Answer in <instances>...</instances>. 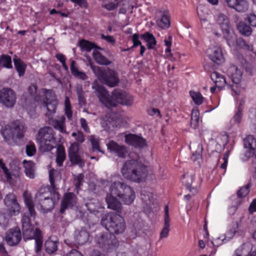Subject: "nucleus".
<instances>
[{
	"mask_svg": "<svg viewBox=\"0 0 256 256\" xmlns=\"http://www.w3.org/2000/svg\"><path fill=\"white\" fill-rule=\"evenodd\" d=\"M136 198V194L132 187L124 182H114L110 187V192L107 194L106 201L108 208L122 213V203L130 205Z\"/></svg>",
	"mask_w": 256,
	"mask_h": 256,
	"instance_id": "nucleus-1",
	"label": "nucleus"
},
{
	"mask_svg": "<svg viewBox=\"0 0 256 256\" xmlns=\"http://www.w3.org/2000/svg\"><path fill=\"white\" fill-rule=\"evenodd\" d=\"M92 88L100 102L108 108L116 107L118 104L128 106L133 103V97L122 90L115 89L110 96L104 87L96 81L92 84Z\"/></svg>",
	"mask_w": 256,
	"mask_h": 256,
	"instance_id": "nucleus-2",
	"label": "nucleus"
},
{
	"mask_svg": "<svg viewBox=\"0 0 256 256\" xmlns=\"http://www.w3.org/2000/svg\"><path fill=\"white\" fill-rule=\"evenodd\" d=\"M122 173L126 179L139 183L146 176L147 168L138 160H127L122 168Z\"/></svg>",
	"mask_w": 256,
	"mask_h": 256,
	"instance_id": "nucleus-3",
	"label": "nucleus"
},
{
	"mask_svg": "<svg viewBox=\"0 0 256 256\" xmlns=\"http://www.w3.org/2000/svg\"><path fill=\"white\" fill-rule=\"evenodd\" d=\"M22 226L24 239V240L34 239L35 252L36 253L40 252L43 244L42 232L38 228L34 229L30 218L26 214H24L22 218Z\"/></svg>",
	"mask_w": 256,
	"mask_h": 256,
	"instance_id": "nucleus-4",
	"label": "nucleus"
},
{
	"mask_svg": "<svg viewBox=\"0 0 256 256\" xmlns=\"http://www.w3.org/2000/svg\"><path fill=\"white\" fill-rule=\"evenodd\" d=\"M120 213L110 212L104 215L101 220V224L109 232L116 234L122 233L126 229V224Z\"/></svg>",
	"mask_w": 256,
	"mask_h": 256,
	"instance_id": "nucleus-5",
	"label": "nucleus"
},
{
	"mask_svg": "<svg viewBox=\"0 0 256 256\" xmlns=\"http://www.w3.org/2000/svg\"><path fill=\"white\" fill-rule=\"evenodd\" d=\"M36 139L40 150L44 152H50L56 146L54 132L51 127L41 128L38 131Z\"/></svg>",
	"mask_w": 256,
	"mask_h": 256,
	"instance_id": "nucleus-6",
	"label": "nucleus"
},
{
	"mask_svg": "<svg viewBox=\"0 0 256 256\" xmlns=\"http://www.w3.org/2000/svg\"><path fill=\"white\" fill-rule=\"evenodd\" d=\"M216 20L228 44V46L232 45L236 39V35L230 24L229 18L226 14L220 13L217 16Z\"/></svg>",
	"mask_w": 256,
	"mask_h": 256,
	"instance_id": "nucleus-7",
	"label": "nucleus"
},
{
	"mask_svg": "<svg viewBox=\"0 0 256 256\" xmlns=\"http://www.w3.org/2000/svg\"><path fill=\"white\" fill-rule=\"evenodd\" d=\"M40 93L42 95L44 106L48 110L46 116L49 118L56 113L58 101L52 90L42 88L40 90Z\"/></svg>",
	"mask_w": 256,
	"mask_h": 256,
	"instance_id": "nucleus-8",
	"label": "nucleus"
},
{
	"mask_svg": "<svg viewBox=\"0 0 256 256\" xmlns=\"http://www.w3.org/2000/svg\"><path fill=\"white\" fill-rule=\"evenodd\" d=\"M96 240L99 246L106 251L114 250L118 246V241L115 236L109 232L98 234Z\"/></svg>",
	"mask_w": 256,
	"mask_h": 256,
	"instance_id": "nucleus-9",
	"label": "nucleus"
},
{
	"mask_svg": "<svg viewBox=\"0 0 256 256\" xmlns=\"http://www.w3.org/2000/svg\"><path fill=\"white\" fill-rule=\"evenodd\" d=\"M2 134L5 140L20 139L24 136L23 127L14 122L10 125H6L2 130Z\"/></svg>",
	"mask_w": 256,
	"mask_h": 256,
	"instance_id": "nucleus-10",
	"label": "nucleus"
},
{
	"mask_svg": "<svg viewBox=\"0 0 256 256\" xmlns=\"http://www.w3.org/2000/svg\"><path fill=\"white\" fill-rule=\"evenodd\" d=\"M97 74L101 82L110 87H114L119 82L117 73L110 69L98 70Z\"/></svg>",
	"mask_w": 256,
	"mask_h": 256,
	"instance_id": "nucleus-11",
	"label": "nucleus"
},
{
	"mask_svg": "<svg viewBox=\"0 0 256 256\" xmlns=\"http://www.w3.org/2000/svg\"><path fill=\"white\" fill-rule=\"evenodd\" d=\"M244 144L246 150L241 156L242 160L246 161L254 155L255 157L254 160H256V139L252 135H248L244 139Z\"/></svg>",
	"mask_w": 256,
	"mask_h": 256,
	"instance_id": "nucleus-12",
	"label": "nucleus"
},
{
	"mask_svg": "<svg viewBox=\"0 0 256 256\" xmlns=\"http://www.w3.org/2000/svg\"><path fill=\"white\" fill-rule=\"evenodd\" d=\"M16 94L10 88H3L0 90V102L6 107L12 108L16 102Z\"/></svg>",
	"mask_w": 256,
	"mask_h": 256,
	"instance_id": "nucleus-13",
	"label": "nucleus"
},
{
	"mask_svg": "<svg viewBox=\"0 0 256 256\" xmlns=\"http://www.w3.org/2000/svg\"><path fill=\"white\" fill-rule=\"evenodd\" d=\"M227 72L233 82L231 85V89L237 94L239 92L236 90V88H238L240 82L242 78V72L237 66L233 65L228 68Z\"/></svg>",
	"mask_w": 256,
	"mask_h": 256,
	"instance_id": "nucleus-14",
	"label": "nucleus"
},
{
	"mask_svg": "<svg viewBox=\"0 0 256 256\" xmlns=\"http://www.w3.org/2000/svg\"><path fill=\"white\" fill-rule=\"evenodd\" d=\"M4 202L11 216H17L20 214V206L15 194L12 193L8 194L4 199Z\"/></svg>",
	"mask_w": 256,
	"mask_h": 256,
	"instance_id": "nucleus-15",
	"label": "nucleus"
},
{
	"mask_svg": "<svg viewBox=\"0 0 256 256\" xmlns=\"http://www.w3.org/2000/svg\"><path fill=\"white\" fill-rule=\"evenodd\" d=\"M208 58L218 64L222 63L224 58L221 48L218 46H210L206 50Z\"/></svg>",
	"mask_w": 256,
	"mask_h": 256,
	"instance_id": "nucleus-16",
	"label": "nucleus"
},
{
	"mask_svg": "<svg viewBox=\"0 0 256 256\" xmlns=\"http://www.w3.org/2000/svg\"><path fill=\"white\" fill-rule=\"evenodd\" d=\"M125 142L130 146L138 148H143L147 146L145 138L141 136L129 134L125 136Z\"/></svg>",
	"mask_w": 256,
	"mask_h": 256,
	"instance_id": "nucleus-17",
	"label": "nucleus"
},
{
	"mask_svg": "<svg viewBox=\"0 0 256 256\" xmlns=\"http://www.w3.org/2000/svg\"><path fill=\"white\" fill-rule=\"evenodd\" d=\"M22 240V234L20 229L16 227L10 229L6 233L5 240L10 246L18 244Z\"/></svg>",
	"mask_w": 256,
	"mask_h": 256,
	"instance_id": "nucleus-18",
	"label": "nucleus"
},
{
	"mask_svg": "<svg viewBox=\"0 0 256 256\" xmlns=\"http://www.w3.org/2000/svg\"><path fill=\"white\" fill-rule=\"evenodd\" d=\"M53 195L54 199L52 196H50L36 205V208L42 212H47L53 209L56 200L60 198V194L56 192L53 194Z\"/></svg>",
	"mask_w": 256,
	"mask_h": 256,
	"instance_id": "nucleus-19",
	"label": "nucleus"
},
{
	"mask_svg": "<svg viewBox=\"0 0 256 256\" xmlns=\"http://www.w3.org/2000/svg\"><path fill=\"white\" fill-rule=\"evenodd\" d=\"M78 146L76 142L72 143L69 148L68 156L70 162L82 168L84 165V161L78 155Z\"/></svg>",
	"mask_w": 256,
	"mask_h": 256,
	"instance_id": "nucleus-20",
	"label": "nucleus"
},
{
	"mask_svg": "<svg viewBox=\"0 0 256 256\" xmlns=\"http://www.w3.org/2000/svg\"><path fill=\"white\" fill-rule=\"evenodd\" d=\"M76 196L72 192L65 194L61 203L60 212L64 214L66 209L72 208L76 204Z\"/></svg>",
	"mask_w": 256,
	"mask_h": 256,
	"instance_id": "nucleus-21",
	"label": "nucleus"
},
{
	"mask_svg": "<svg viewBox=\"0 0 256 256\" xmlns=\"http://www.w3.org/2000/svg\"><path fill=\"white\" fill-rule=\"evenodd\" d=\"M108 150L112 154L120 157L124 158L127 154V150L125 146L118 144L113 140L107 144Z\"/></svg>",
	"mask_w": 256,
	"mask_h": 256,
	"instance_id": "nucleus-22",
	"label": "nucleus"
},
{
	"mask_svg": "<svg viewBox=\"0 0 256 256\" xmlns=\"http://www.w3.org/2000/svg\"><path fill=\"white\" fill-rule=\"evenodd\" d=\"M227 6L238 12H244L248 8V3L246 0H225Z\"/></svg>",
	"mask_w": 256,
	"mask_h": 256,
	"instance_id": "nucleus-23",
	"label": "nucleus"
},
{
	"mask_svg": "<svg viewBox=\"0 0 256 256\" xmlns=\"http://www.w3.org/2000/svg\"><path fill=\"white\" fill-rule=\"evenodd\" d=\"M49 124L54 129L62 134H67L66 126V118L64 116L57 118H49Z\"/></svg>",
	"mask_w": 256,
	"mask_h": 256,
	"instance_id": "nucleus-24",
	"label": "nucleus"
},
{
	"mask_svg": "<svg viewBox=\"0 0 256 256\" xmlns=\"http://www.w3.org/2000/svg\"><path fill=\"white\" fill-rule=\"evenodd\" d=\"M243 113L241 108H237L234 114L230 120V129L232 132H236L239 130L240 125L242 121Z\"/></svg>",
	"mask_w": 256,
	"mask_h": 256,
	"instance_id": "nucleus-25",
	"label": "nucleus"
},
{
	"mask_svg": "<svg viewBox=\"0 0 256 256\" xmlns=\"http://www.w3.org/2000/svg\"><path fill=\"white\" fill-rule=\"evenodd\" d=\"M210 78L218 89L221 90L225 86L228 88H231V85L227 83L226 78L222 74L216 72H214L211 74Z\"/></svg>",
	"mask_w": 256,
	"mask_h": 256,
	"instance_id": "nucleus-26",
	"label": "nucleus"
},
{
	"mask_svg": "<svg viewBox=\"0 0 256 256\" xmlns=\"http://www.w3.org/2000/svg\"><path fill=\"white\" fill-rule=\"evenodd\" d=\"M24 202L26 206L27 207L28 212L24 213L28 215H30V217L34 219L36 216V212L34 208V204H33L32 200L30 194L27 191H25L23 194Z\"/></svg>",
	"mask_w": 256,
	"mask_h": 256,
	"instance_id": "nucleus-27",
	"label": "nucleus"
},
{
	"mask_svg": "<svg viewBox=\"0 0 256 256\" xmlns=\"http://www.w3.org/2000/svg\"><path fill=\"white\" fill-rule=\"evenodd\" d=\"M89 233L84 229H77L74 233V239L76 244L82 245L86 243L89 238Z\"/></svg>",
	"mask_w": 256,
	"mask_h": 256,
	"instance_id": "nucleus-28",
	"label": "nucleus"
},
{
	"mask_svg": "<svg viewBox=\"0 0 256 256\" xmlns=\"http://www.w3.org/2000/svg\"><path fill=\"white\" fill-rule=\"evenodd\" d=\"M170 222L168 206L166 205L164 207V226L160 234V238H166L168 236L170 230Z\"/></svg>",
	"mask_w": 256,
	"mask_h": 256,
	"instance_id": "nucleus-29",
	"label": "nucleus"
},
{
	"mask_svg": "<svg viewBox=\"0 0 256 256\" xmlns=\"http://www.w3.org/2000/svg\"><path fill=\"white\" fill-rule=\"evenodd\" d=\"M85 206L90 213L96 214L101 212L104 207L101 206L98 200L92 198L85 202Z\"/></svg>",
	"mask_w": 256,
	"mask_h": 256,
	"instance_id": "nucleus-30",
	"label": "nucleus"
},
{
	"mask_svg": "<svg viewBox=\"0 0 256 256\" xmlns=\"http://www.w3.org/2000/svg\"><path fill=\"white\" fill-rule=\"evenodd\" d=\"M50 196H52V194L49 191L48 188H40L35 196L34 202L36 206Z\"/></svg>",
	"mask_w": 256,
	"mask_h": 256,
	"instance_id": "nucleus-31",
	"label": "nucleus"
},
{
	"mask_svg": "<svg viewBox=\"0 0 256 256\" xmlns=\"http://www.w3.org/2000/svg\"><path fill=\"white\" fill-rule=\"evenodd\" d=\"M157 26L162 29L168 28L170 24V16L167 12H164L160 18L158 19L156 22Z\"/></svg>",
	"mask_w": 256,
	"mask_h": 256,
	"instance_id": "nucleus-32",
	"label": "nucleus"
},
{
	"mask_svg": "<svg viewBox=\"0 0 256 256\" xmlns=\"http://www.w3.org/2000/svg\"><path fill=\"white\" fill-rule=\"evenodd\" d=\"M238 224L237 222H232L228 227L226 233L223 234L227 242L232 240L238 231Z\"/></svg>",
	"mask_w": 256,
	"mask_h": 256,
	"instance_id": "nucleus-33",
	"label": "nucleus"
},
{
	"mask_svg": "<svg viewBox=\"0 0 256 256\" xmlns=\"http://www.w3.org/2000/svg\"><path fill=\"white\" fill-rule=\"evenodd\" d=\"M70 69L72 74L75 78L82 80H86L87 78L86 74L78 70L76 63L74 60L71 61Z\"/></svg>",
	"mask_w": 256,
	"mask_h": 256,
	"instance_id": "nucleus-34",
	"label": "nucleus"
},
{
	"mask_svg": "<svg viewBox=\"0 0 256 256\" xmlns=\"http://www.w3.org/2000/svg\"><path fill=\"white\" fill-rule=\"evenodd\" d=\"M141 198L144 202L150 207H152V206L156 202V199L154 198V194L150 192L145 190H142L141 192Z\"/></svg>",
	"mask_w": 256,
	"mask_h": 256,
	"instance_id": "nucleus-35",
	"label": "nucleus"
},
{
	"mask_svg": "<svg viewBox=\"0 0 256 256\" xmlns=\"http://www.w3.org/2000/svg\"><path fill=\"white\" fill-rule=\"evenodd\" d=\"M26 175L30 178H34L35 177V166L32 161H23Z\"/></svg>",
	"mask_w": 256,
	"mask_h": 256,
	"instance_id": "nucleus-36",
	"label": "nucleus"
},
{
	"mask_svg": "<svg viewBox=\"0 0 256 256\" xmlns=\"http://www.w3.org/2000/svg\"><path fill=\"white\" fill-rule=\"evenodd\" d=\"M252 250V246L251 244L246 242L236 250L233 256H246Z\"/></svg>",
	"mask_w": 256,
	"mask_h": 256,
	"instance_id": "nucleus-37",
	"label": "nucleus"
},
{
	"mask_svg": "<svg viewBox=\"0 0 256 256\" xmlns=\"http://www.w3.org/2000/svg\"><path fill=\"white\" fill-rule=\"evenodd\" d=\"M75 91L78 96V104L80 106H84L86 104V91L82 90L81 84H77L75 87Z\"/></svg>",
	"mask_w": 256,
	"mask_h": 256,
	"instance_id": "nucleus-38",
	"label": "nucleus"
},
{
	"mask_svg": "<svg viewBox=\"0 0 256 256\" xmlns=\"http://www.w3.org/2000/svg\"><path fill=\"white\" fill-rule=\"evenodd\" d=\"M58 240H52L51 238L47 240L44 244L46 252L48 254H52L58 250Z\"/></svg>",
	"mask_w": 256,
	"mask_h": 256,
	"instance_id": "nucleus-39",
	"label": "nucleus"
},
{
	"mask_svg": "<svg viewBox=\"0 0 256 256\" xmlns=\"http://www.w3.org/2000/svg\"><path fill=\"white\" fill-rule=\"evenodd\" d=\"M142 38L146 42L149 50L154 49L156 44V41L154 35L150 32H146L141 36Z\"/></svg>",
	"mask_w": 256,
	"mask_h": 256,
	"instance_id": "nucleus-40",
	"label": "nucleus"
},
{
	"mask_svg": "<svg viewBox=\"0 0 256 256\" xmlns=\"http://www.w3.org/2000/svg\"><path fill=\"white\" fill-rule=\"evenodd\" d=\"M79 46L82 51L90 52L92 49H100L96 46L94 43H92L85 40H81L79 41Z\"/></svg>",
	"mask_w": 256,
	"mask_h": 256,
	"instance_id": "nucleus-41",
	"label": "nucleus"
},
{
	"mask_svg": "<svg viewBox=\"0 0 256 256\" xmlns=\"http://www.w3.org/2000/svg\"><path fill=\"white\" fill-rule=\"evenodd\" d=\"M93 57L95 61L100 64L108 66L112 63L108 58L95 50L93 52Z\"/></svg>",
	"mask_w": 256,
	"mask_h": 256,
	"instance_id": "nucleus-42",
	"label": "nucleus"
},
{
	"mask_svg": "<svg viewBox=\"0 0 256 256\" xmlns=\"http://www.w3.org/2000/svg\"><path fill=\"white\" fill-rule=\"evenodd\" d=\"M9 211L5 210H0V226L3 227L7 226L10 217L12 216Z\"/></svg>",
	"mask_w": 256,
	"mask_h": 256,
	"instance_id": "nucleus-43",
	"label": "nucleus"
},
{
	"mask_svg": "<svg viewBox=\"0 0 256 256\" xmlns=\"http://www.w3.org/2000/svg\"><path fill=\"white\" fill-rule=\"evenodd\" d=\"M64 114L68 120L70 121L72 120L73 112L70 100L68 96H66L64 100Z\"/></svg>",
	"mask_w": 256,
	"mask_h": 256,
	"instance_id": "nucleus-44",
	"label": "nucleus"
},
{
	"mask_svg": "<svg viewBox=\"0 0 256 256\" xmlns=\"http://www.w3.org/2000/svg\"><path fill=\"white\" fill-rule=\"evenodd\" d=\"M14 64L19 76H23L26 68V65L25 63L20 59H14Z\"/></svg>",
	"mask_w": 256,
	"mask_h": 256,
	"instance_id": "nucleus-45",
	"label": "nucleus"
},
{
	"mask_svg": "<svg viewBox=\"0 0 256 256\" xmlns=\"http://www.w3.org/2000/svg\"><path fill=\"white\" fill-rule=\"evenodd\" d=\"M239 32L245 36H249L252 32V28L244 22H240L237 26Z\"/></svg>",
	"mask_w": 256,
	"mask_h": 256,
	"instance_id": "nucleus-46",
	"label": "nucleus"
},
{
	"mask_svg": "<svg viewBox=\"0 0 256 256\" xmlns=\"http://www.w3.org/2000/svg\"><path fill=\"white\" fill-rule=\"evenodd\" d=\"M90 140L92 144V152H98L104 154V151L102 150L100 146V139L98 137L95 136H91Z\"/></svg>",
	"mask_w": 256,
	"mask_h": 256,
	"instance_id": "nucleus-47",
	"label": "nucleus"
},
{
	"mask_svg": "<svg viewBox=\"0 0 256 256\" xmlns=\"http://www.w3.org/2000/svg\"><path fill=\"white\" fill-rule=\"evenodd\" d=\"M235 42L239 48L244 50H248L249 52L252 51L253 50L252 46L246 44V42L242 38H236L234 44L230 46V47L233 46Z\"/></svg>",
	"mask_w": 256,
	"mask_h": 256,
	"instance_id": "nucleus-48",
	"label": "nucleus"
},
{
	"mask_svg": "<svg viewBox=\"0 0 256 256\" xmlns=\"http://www.w3.org/2000/svg\"><path fill=\"white\" fill-rule=\"evenodd\" d=\"M194 177V175L190 172H188L182 176V182L186 186L187 188L192 186Z\"/></svg>",
	"mask_w": 256,
	"mask_h": 256,
	"instance_id": "nucleus-49",
	"label": "nucleus"
},
{
	"mask_svg": "<svg viewBox=\"0 0 256 256\" xmlns=\"http://www.w3.org/2000/svg\"><path fill=\"white\" fill-rule=\"evenodd\" d=\"M236 90L237 92H239L238 94H236L234 91H232V95L235 98V100L236 102V108H242V111L243 110V106L244 104V102L243 100L242 96H240V88H236Z\"/></svg>",
	"mask_w": 256,
	"mask_h": 256,
	"instance_id": "nucleus-50",
	"label": "nucleus"
},
{
	"mask_svg": "<svg viewBox=\"0 0 256 256\" xmlns=\"http://www.w3.org/2000/svg\"><path fill=\"white\" fill-rule=\"evenodd\" d=\"M190 94L196 104L199 106L202 104L204 98L200 92L190 91Z\"/></svg>",
	"mask_w": 256,
	"mask_h": 256,
	"instance_id": "nucleus-51",
	"label": "nucleus"
},
{
	"mask_svg": "<svg viewBox=\"0 0 256 256\" xmlns=\"http://www.w3.org/2000/svg\"><path fill=\"white\" fill-rule=\"evenodd\" d=\"M197 14L200 20L210 17L207 8L204 6L199 5L197 7Z\"/></svg>",
	"mask_w": 256,
	"mask_h": 256,
	"instance_id": "nucleus-52",
	"label": "nucleus"
},
{
	"mask_svg": "<svg viewBox=\"0 0 256 256\" xmlns=\"http://www.w3.org/2000/svg\"><path fill=\"white\" fill-rule=\"evenodd\" d=\"M0 66L8 68H12L11 57L8 55H2L0 58Z\"/></svg>",
	"mask_w": 256,
	"mask_h": 256,
	"instance_id": "nucleus-53",
	"label": "nucleus"
},
{
	"mask_svg": "<svg viewBox=\"0 0 256 256\" xmlns=\"http://www.w3.org/2000/svg\"><path fill=\"white\" fill-rule=\"evenodd\" d=\"M57 151L56 162L58 166H61L66 158V154L63 150L58 149Z\"/></svg>",
	"mask_w": 256,
	"mask_h": 256,
	"instance_id": "nucleus-54",
	"label": "nucleus"
},
{
	"mask_svg": "<svg viewBox=\"0 0 256 256\" xmlns=\"http://www.w3.org/2000/svg\"><path fill=\"white\" fill-rule=\"evenodd\" d=\"M203 150L202 146V144L199 143L198 144V148L196 152L193 153L192 156V160L196 161L202 158V152Z\"/></svg>",
	"mask_w": 256,
	"mask_h": 256,
	"instance_id": "nucleus-55",
	"label": "nucleus"
},
{
	"mask_svg": "<svg viewBox=\"0 0 256 256\" xmlns=\"http://www.w3.org/2000/svg\"><path fill=\"white\" fill-rule=\"evenodd\" d=\"M38 90V86L36 84H32L28 88V90L30 95L34 96V100L38 102L40 98L36 95Z\"/></svg>",
	"mask_w": 256,
	"mask_h": 256,
	"instance_id": "nucleus-56",
	"label": "nucleus"
},
{
	"mask_svg": "<svg viewBox=\"0 0 256 256\" xmlns=\"http://www.w3.org/2000/svg\"><path fill=\"white\" fill-rule=\"evenodd\" d=\"M211 243L213 246L218 247L224 244L227 243V240H226L224 236L222 234L216 239L212 240Z\"/></svg>",
	"mask_w": 256,
	"mask_h": 256,
	"instance_id": "nucleus-57",
	"label": "nucleus"
},
{
	"mask_svg": "<svg viewBox=\"0 0 256 256\" xmlns=\"http://www.w3.org/2000/svg\"><path fill=\"white\" fill-rule=\"evenodd\" d=\"M0 170H2V172L6 176L8 180H10L12 178L8 169L2 160L0 159Z\"/></svg>",
	"mask_w": 256,
	"mask_h": 256,
	"instance_id": "nucleus-58",
	"label": "nucleus"
},
{
	"mask_svg": "<svg viewBox=\"0 0 256 256\" xmlns=\"http://www.w3.org/2000/svg\"><path fill=\"white\" fill-rule=\"evenodd\" d=\"M250 184L248 183L244 187H242L238 192V196L239 198H242L246 196L250 192Z\"/></svg>",
	"mask_w": 256,
	"mask_h": 256,
	"instance_id": "nucleus-59",
	"label": "nucleus"
},
{
	"mask_svg": "<svg viewBox=\"0 0 256 256\" xmlns=\"http://www.w3.org/2000/svg\"><path fill=\"white\" fill-rule=\"evenodd\" d=\"M210 17L202 18L200 20L202 26L206 30H210L213 28L214 24L210 22Z\"/></svg>",
	"mask_w": 256,
	"mask_h": 256,
	"instance_id": "nucleus-60",
	"label": "nucleus"
},
{
	"mask_svg": "<svg viewBox=\"0 0 256 256\" xmlns=\"http://www.w3.org/2000/svg\"><path fill=\"white\" fill-rule=\"evenodd\" d=\"M216 142L220 146L224 147L228 142V136L226 134L219 136L216 138Z\"/></svg>",
	"mask_w": 256,
	"mask_h": 256,
	"instance_id": "nucleus-61",
	"label": "nucleus"
},
{
	"mask_svg": "<svg viewBox=\"0 0 256 256\" xmlns=\"http://www.w3.org/2000/svg\"><path fill=\"white\" fill-rule=\"evenodd\" d=\"M36 152V148L34 144H30L26 146V154L28 156H34Z\"/></svg>",
	"mask_w": 256,
	"mask_h": 256,
	"instance_id": "nucleus-62",
	"label": "nucleus"
},
{
	"mask_svg": "<svg viewBox=\"0 0 256 256\" xmlns=\"http://www.w3.org/2000/svg\"><path fill=\"white\" fill-rule=\"evenodd\" d=\"M75 140L79 143H82L84 142L85 138L84 134L82 132L78 131L77 132H72V134Z\"/></svg>",
	"mask_w": 256,
	"mask_h": 256,
	"instance_id": "nucleus-63",
	"label": "nucleus"
},
{
	"mask_svg": "<svg viewBox=\"0 0 256 256\" xmlns=\"http://www.w3.org/2000/svg\"><path fill=\"white\" fill-rule=\"evenodd\" d=\"M246 20L248 22L254 27H256V15L250 14L247 16Z\"/></svg>",
	"mask_w": 256,
	"mask_h": 256,
	"instance_id": "nucleus-64",
	"label": "nucleus"
}]
</instances>
